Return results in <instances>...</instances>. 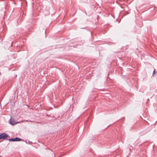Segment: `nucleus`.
<instances>
[{
    "mask_svg": "<svg viewBox=\"0 0 157 157\" xmlns=\"http://www.w3.org/2000/svg\"><path fill=\"white\" fill-rule=\"evenodd\" d=\"M155 70H154V71H153V74L155 73Z\"/></svg>",
    "mask_w": 157,
    "mask_h": 157,
    "instance_id": "4",
    "label": "nucleus"
},
{
    "mask_svg": "<svg viewBox=\"0 0 157 157\" xmlns=\"http://www.w3.org/2000/svg\"><path fill=\"white\" fill-rule=\"evenodd\" d=\"M21 122H16L15 121H14V120H11L10 121V123L12 125H14L17 123H20Z\"/></svg>",
    "mask_w": 157,
    "mask_h": 157,
    "instance_id": "3",
    "label": "nucleus"
},
{
    "mask_svg": "<svg viewBox=\"0 0 157 157\" xmlns=\"http://www.w3.org/2000/svg\"><path fill=\"white\" fill-rule=\"evenodd\" d=\"M9 140L10 141H21L22 140L20 138L16 137L14 139H9Z\"/></svg>",
    "mask_w": 157,
    "mask_h": 157,
    "instance_id": "1",
    "label": "nucleus"
},
{
    "mask_svg": "<svg viewBox=\"0 0 157 157\" xmlns=\"http://www.w3.org/2000/svg\"><path fill=\"white\" fill-rule=\"evenodd\" d=\"M21 122H23V121H21Z\"/></svg>",
    "mask_w": 157,
    "mask_h": 157,
    "instance_id": "5",
    "label": "nucleus"
},
{
    "mask_svg": "<svg viewBox=\"0 0 157 157\" xmlns=\"http://www.w3.org/2000/svg\"><path fill=\"white\" fill-rule=\"evenodd\" d=\"M8 136L6 133H3L0 135V139H5Z\"/></svg>",
    "mask_w": 157,
    "mask_h": 157,
    "instance_id": "2",
    "label": "nucleus"
}]
</instances>
